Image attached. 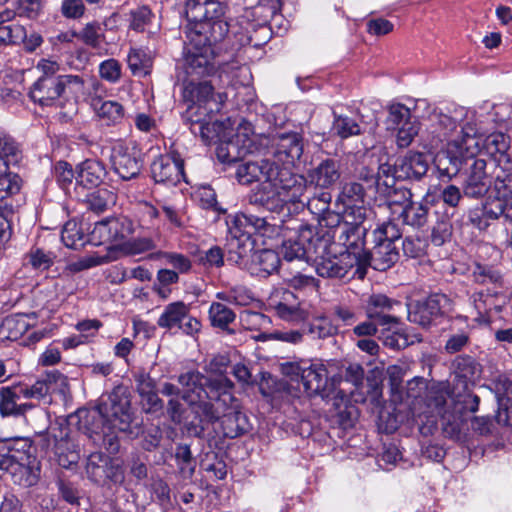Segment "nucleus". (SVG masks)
<instances>
[{
    "label": "nucleus",
    "mask_w": 512,
    "mask_h": 512,
    "mask_svg": "<svg viewBox=\"0 0 512 512\" xmlns=\"http://www.w3.org/2000/svg\"><path fill=\"white\" fill-rule=\"evenodd\" d=\"M226 9L219 0H187L185 13L189 23L184 69L188 77L213 76L219 84H229L235 65L220 62L216 52L217 44L228 33V23L224 19Z\"/></svg>",
    "instance_id": "obj_1"
},
{
    "label": "nucleus",
    "mask_w": 512,
    "mask_h": 512,
    "mask_svg": "<svg viewBox=\"0 0 512 512\" xmlns=\"http://www.w3.org/2000/svg\"><path fill=\"white\" fill-rule=\"evenodd\" d=\"M178 383L194 415L186 424L189 434L202 437L207 427L220 419L225 437L233 439L245 433L246 416L234 404V384L229 378H205L198 370H190L178 376Z\"/></svg>",
    "instance_id": "obj_2"
},
{
    "label": "nucleus",
    "mask_w": 512,
    "mask_h": 512,
    "mask_svg": "<svg viewBox=\"0 0 512 512\" xmlns=\"http://www.w3.org/2000/svg\"><path fill=\"white\" fill-rule=\"evenodd\" d=\"M235 175L244 185L259 182L251 202L269 211L280 212L288 203L304 202L305 178L279 166L270 157L240 163Z\"/></svg>",
    "instance_id": "obj_3"
},
{
    "label": "nucleus",
    "mask_w": 512,
    "mask_h": 512,
    "mask_svg": "<svg viewBox=\"0 0 512 512\" xmlns=\"http://www.w3.org/2000/svg\"><path fill=\"white\" fill-rule=\"evenodd\" d=\"M187 122L189 129L194 135H199L205 144L220 141L222 144L217 149V156L222 162H234L238 157L252 152L250 144L253 143L250 135L253 134L252 126L248 122H241L238 125L236 135L226 141L224 124L219 121H212L206 113L193 115V108L187 109Z\"/></svg>",
    "instance_id": "obj_4"
},
{
    "label": "nucleus",
    "mask_w": 512,
    "mask_h": 512,
    "mask_svg": "<svg viewBox=\"0 0 512 512\" xmlns=\"http://www.w3.org/2000/svg\"><path fill=\"white\" fill-rule=\"evenodd\" d=\"M84 425L91 433L110 435L114 431L137 436L139 427L132 425L130 402L120 388L100 399L97 407L86 412Z\"/></svg>",
    "instance_id": "obj_5"
},
{
    "label": "nucleus",
    "mask_w": 512,
    "mask_h": 512,
    "mask_svg": "<svg viewBox=\"0 0 512 512\" xmlns=\"http://www.w3.org/2000/svg\"><path fill=\"white\" fill-rule=\"evenodd\" d=\"M402 402H392L395 412L403 415V420L417 423H434L436 413L443 412L446 393L441 390L427 392L426 381L422 377H414L403 387Z\"/></svg>",
    "instance_id": "obj_6"
},
{
    "label": "nucleus",
    "mask_w": 512,
    "mask_h": 512,
    "mask_svg": "<svg viewBox=\"0 0 512 512\" xmlns=\"http://www.w3.org/2000/svg\"><path fill=\"white\" fill-rule=\"evenodd\" d=\"M85 93V82L79 75H60L59 78H38L30 97L41 106L65 109V116L76 112L77 101Z\"/></svg>",
    "instance_id": "obj_7"
},
{
    "label": "nucleus",
    "mask_w": 512,
    "mask_h": 512,
    "mask_svg": "<svg viewBox=\"0 0 512 512\" xmlns=\"http://www.w3.org/2000/svg\"><path fill=\"white\" fill-rule=\"evenodd\" d=\"M480 399L477 395L464 391L451 396L446 394V403L443 405V412L436 413L443 419V431L447 437L455 441H463V424L466 421L467 413H474L478 410Z\"/></svg>",
    "instance_id": "obj_8"
},
{
    "label": "nucleus",
    "mask_w": 512,
    "mask_h": 512,
    "mask_svg": "<svg viewBox=\"0 0 512 512\" xmlns=\"http://www.w3.org/2000/svg\"><path fill=\"white\" fill-rule=\"evenodd\" d=\"M334 238L333 230L316 229L302 223L296 228V237L283 242L282 252L287 261L304 259L319 252V246H326Z\"/></svg>",
    "instance_id": "obj_9"
},
{
    "label": "nucleus",
    "mask_w": 512,
    "mask_h": 512,
    "mask_svg": "<svg viewBox=\"0 0 512 512\" xmlns=\"http://www.w3.org/2000/svg\"><path fill=\"white\" fill-rule=\"evenodd\" d=\"M183 98L186 102H190L188 109L193 108V115L202 113L211 115L221 110L227 95L223 92L215 93L211 81L187 80L183 89Z\"/></svg>",
    "instance_id": "obj_10"
},
{
    "label": "nucleus",
    "mask_w": 512,
    "mask_h": 512,
    "mask_svg": "<svg viewBox=\"0 0 512 512\" xmlns=\"http://www.w3.org/2000/svg\"><path fill=\"white\" fill-rule=\"evenodd\" d=\"M317 254L320 256L315 269L324 278H343L358 264L353 252H342V249H338L334 238L326 246H319Z\"/></svg>",
    "instance_id": "obj_11"
},
{
    "label": "nucleus",
    "mask_w": 512,
    "mask_h": 512,
    "mask_svg": "<svg viewBox=\"0 0 512 512\" xmlns=\"http://www.w3.org/2000/svg\"><path fill=\"white\" fill-rule=\"evenodd\" d=\"M465 118L468 119V111L464 107H455L447 112L434 109L428 117L430 123L428 130L431 134L430 147L439 148L444 141L449 146V140L455 138L454 133L459 122Z\"/></svg>",
    "instance_id": "obj_12"
},
{
    "label": "nucleus",
    "mask_w": 512,
    "mask_h": 512,
    "mask_svg": "<svg viewBox=\"0 0 512 512\" xmlns=\"http://www.w3.org/2000/svg\"><path fill=\"white\" fill-rule=\"evenodd\" d=\"M253 139V143H271L268 151L271 160L275 161L279 166L286 167L298 160L303 153V144L298 133H282L272 138L260 137Z\"/></svg>",
    "instance_id": "obj_13"
},
{
    "label": "nucleus",
    "mask_w": 512,
    "mask_h": 512,
    "mask_svg": "<svg viewBox=\"0 0 512 512\" xmlns=\"http://www.w3.org/2000/svg\"><path fill=\"white\" fill-rule=\"evenodd\" d=\"M386 124L388 129L397 130L396 142L400 148L408 147L420 129L410 109L401 103H394L388 107Z\"/></svg>",
    "instance_id": "obj_14"
},
{
    "label": "nucleus",
    "mask_w": 512,
    "mask_h": 512,
    "mask_svg": "<svg viewBox=\"0 0 512 512\" xmlns=\"http://www.w3.org/2000/svg\"><path fill=\"white\" fill-rule=\"evenodd\" d=\"M230 241L235 242H254L252 240L253 234L265 235L271 230V225L265 218L245 213H237L232 215L227 220Z\"/></svg>",
    "instance_id": "obj_15"
},
{
    "label": "nucleus",
    "mask_w": 512,
    "mask_h": 512,
    "mask_svg": "<svg viewBox=\"0 0 512 512\" xmlns=\"http://www.w3.org/2000/svg\"><path fill=\"white\" fill-rule=\"evenodd\" d=\"M156 183L175 186L184 178V161L177 152L160 155L151 164Z\"/></svg>",
    "instance_id": "obj_16"
},
{
    "label": "nucleus",
    "mask_w": 512,
    "mask_h": 512,
    "mask_svg": "<svg viewBox=\"0 0 512 512\" xmlns=\"http://www.w3.org/2000/svg\"><path fill=\"white\" fill-rule=\"evenodd\" d=\"M483 142L484 135L479 132L477 124L467 119L455 138L449 140V147L460 158L474 157L483 150Z\"/></svg>",
    "instance_id": "obj_17"
},
{
    "label": "nucleus",
    "mask_w": 512,
    "mask_h": 512,
    "mask_svg": "<svg viewBox=\"0 0 512 512\" xmlns=\"http://www.w3.org/2000/svg\"><path fill=\"white\" fill-rule=\"evenodd\" d=\"M301 382L309 396L325 399L334 392V381L328 375L324 364L315 363L305 367L301 373Z\"/></svg>",
    "instance_id": "obj_18"
},
{
    "label": "nucleus",
    "mask_w": 512,
    "mask_h": 512,
    "mask_svg": "<svg viewBox=\"0 0 512 512\" xmlns=\"http://www.w3.org/2000/svg\"><path fill=\"white\" fill-rule=\"evenodd\" d=\"M111 161L115 173L123 180L136 178L143 166L141 152L135 147L129 148L123 144L113 148Z\"/></svg>",
    "instance_id": "obj_19"
},
{
    "label": "nucleus",
    "mask_w": 512,
    "mask_h": 512,
    "mask_svg": "<svg viewBox=\"0 0 512 512\" xmlns=\"http://www.w3.org/2000/svg\"><path fill=\"white\" fill-rule=\"evenodd\" d=\"M331 200V193L322 191L314 194L312 197H307L306 205L308 210L317 217L318 225L314 226V228L333 230L335 237L336 230L334 228L341 223V215L330 210Z\"/></svg>",
    "instance_id": "obj_20"
},
{
    "label": "nucleus",
    "mask_w": 512,
    "mask_h": 512,
    "mask_svg": "<svg viewBox=\"0 0 512 512\" xmlns=\"http://www.w3.org/2000/svg\"><path fill=\"white\" fill-rule=\"evenodd\" d=\"M487 163L484 159H475L466 172L463 182V194L469 198L484 197L491 187L490 175L486 171Z\"/></svg>",
    "instance_id": "obj_21"
},
{
    "label": "nucleus",
    "mask_w": 512,
    "mask_h": 512,
    "mask_svg": "<svg viewBox=\"0 0 512 512\" xmlns=\"http://www.w3.org/2000/svg\"><path fill=\"white\" fill-rule=\"evenodd\" d=\"M427 157L420 152H409L397 160L398 179L421 180L428 172Z\"/></svg>",
    "instance_id": "obj_22"
},
{
    "label": "nucleus",
    "mask_w": 512,
    "mask_h": 512,
    "mask_svg": "<svg viewBox=\"0 0 512 512\" xmlns=\"http://www.w3.org/2000/svg\"><path fill=\"white\" fill-rule=\"evenodd\" d=\"M336 232L339 230L340 234L338 240L335 241L338 249L342 252H353L359 261L361 252L364 249V236L367 228L364 226H351V225H338L334 228Z\"/></svg>",
    "instance_id": "obj_23"
},
{
    "label": "nucleus",
    "mask_w": 512,
    "mask_h": 512,
    "mask_svg": "<svg viewBox=\"0 0 512 512\" xmlns=\"http://www.w3.org/2000/svg\"><path fill=\"white\" fill-rule=\"evenodd\" d=\"M340 165L337 160L327 158L308 172L310 184L322 189L332 187L340 179Z\"/></svg>",
    "instance_id": "obj_24"
},
{
    "label": "nucleus",
    "mask_w": 512,
    "mask_h": 512,
    "mask_svg": "<svg viewBox=\"0 0 512 512\" xmlns=\"http://www.w3.org/2000/svg\"><path fill=\"white\" fill-rule=\"evenodd\" d=\"M124 237V222L118 218H107L97 222L91 232V241L95 245L116 241Z\"/></svg>",
    "instance_id": "obj_25"
},
{
    "label": "nucleus",
    "mask_w": 512,
    "mask_h": 512,
    "mask_svg": "<svg viewBox=\"0 0 512 512\" xmlns=\"http://www.w3.org/2000/svg\"><path fill=\"white\" fill-rule=\"evenodd\" d=\"M381 190L378 192L380 195L386 198V204L392 215L397 218L401 214V210L406 208L408 202L413 199V193L410 189L403 186L396 187L384 181V185L380 186Z\"/></svg>",
    "instance_id": "obj_26"
},
{
    "label": "nucleus",
    "mask_w": 512,
    "mask_h": 512,
    "mask_svg": "<svg viewBox=\"0 0 512 512\" xmlns=\"http://www.w3.org/2000/svg\"><path fill=\"white\" fill-rule=\"evenodd\" d=\"M106 175L103 163L95 159H87L77 168L76 184L85 188H94L102 183Z\"/></svg>",
    "instance_id": "obj_27"
},
{
    "label": "nucleus",
    "mask_w": 512,
    "mask_h": 512,
    "mask_svg": "<svg viewBox=\"0 0 512 512\" xmlns=\"http://www.w3.org/2000/svg\"><path fill=\"white\" fill-rule=\"evenodd\" d=\"M280 265L278 254L270 249L255 251L251 256L248 271L252 275L267 277L276 272Z\"/></svg>",
    "instance_id": "obj_28"
},
{
    "label": "nucleus",
    "mask_w": 512,
    "mask_h": 512,
    "mask_svg": "<svg viewBox=\"0 0 512 512\" xmlns=\"http://www.w3.org/2000/svg\"><path fill=\"white\" fill-rule=\"evenodd\" d=\"M19 398L12 386L0 388V415L2 417H20L35 405L31 402L18 403Z\"/></svg>",
    "instance_id": "obj_29"
},
{
    "label": "nucleus",
    "mask_w": 512,
    "mask_h": 512,
    "mask_svg": "<svg viewBox=\"0 0 512 512\" xmlns=\"http://www.w3.org/2000/svg\"><path fill=\"white\" fill-rule=\"evenodd\" d=\"M398 251L392 242L375 241L370 252V265L379 271H385L398 260Z\"/></svg>",
    "instance_id": "obj_30"
},
{
    "label": "nucleus",
    "mask_w": 512,
    "mask_h": 512,
    "mask_svg": "<svg viewBox=\"0 0 512 512\" xmlns=\"http://www.w3.org/2000/svg\"><path fill=\"white\" fill-rule=\"evenodd\" d=\"M427 197L425 195L421 201H414L413 199L408 202L406 208L401 210L398 219H401L403 224L413 228H421L428 222L429 206L427 205Z\"/></svg>",
    "instance_id": "obj_31"
},
{
    "label": "nucleus",
    "mask_w": 512,
    "mask_h": 512,
    "mask_svg": "<svg viewBox=\"0 0 512 512\" xmlns=\"http://www.w3.org/2000/svg\"><path fill=\"white\" fill-rule=\"evenodd\" d=\"M189 314V306L182 301L168 304L163 313L157 320V325L161 328L172 329L179 327L181 322Z\"/></svg>",
    "instance_id": "obj_32"
},
{
    "label": "nucleus",
    "mask_w": 512,
    "mask_h": 512,
    "mask_svg": "<svg viewBox=\"0 0 512 512\" xmlns=\"http://www.w3.org/2000/svg\"><path fill=\"white\" fill-rule=\"evenodd\" d=\"M436 169L439 178L452 179L455 177L461 168V158L455 154L452 149L447 146V153L437 155L435 159Z\"/></svg>",
    "instance_id": "obj_33"
},
{
    "label": "nucleus",
    "mask_w": 512,
    "mask_h": 512,
    "mask_svg": "<svg viewBox=\"0 0 512 512\" xmlns=\"http://www.w3.org/2000/svg\"><path fill=\"white\" fill-rule=\"evenodd\" d=\"M208 315L211 325L222 330H227L236 319L235 312L220 302L211 303Z\"/></svg>",
    "instance_id": "obj_34"
},
{
    "label": "nucleus",
    "mask_w": 512,
    "mask_h": 512,
    "mask_svg": "<svg viewBox=\"0 0 512 512\" xmlns=\"http://www.w3.org/2000/svg\"><path fill=\"white\" fill-rule=\"evenodd\" d=\"M229 246L227 261L248 270L250 266L249 258L252 256L250 254L254 250V242L230 241Z\"/></svg>",
    "instance_id": "obj_35"
},
{
    "label": "nucleus",
    "mask_w": 512,
    "mask_h": 512,
    "mask_svg": "<svg viewBox=\"0 0 512 512\" xmlns=\"http://www.w3.org/2000/svg\"><path fill=\"white\" fill-rule=\"evenodd\" d=\"M61 240L64 245L71 249H79L85 244V234L80 224L75 220H69L65 223L62 232Z\"/></svg>",
    "instance_id": "obj_36"
},
{
    "label": "nucleus",
    "mask_w": 512,
    "mask_h": 512,
    "mask_svg": "<svg viewBox=\"0 0 512 512\" xmlns=\"http://www.w3.org/2000/svg\"><path fill=\"white\" fill-rule=\"evenodd\" d=\"M343 225L363 226L364 221L370 214V209L364 203H354L350 205H342Z\"/></svg>",
    "instance_id": "obj_37"
},
{
    "label": "nucleus",
    "mask_w": 512,
    "mask_h": 512,
    "mask_svg": "<svg viewBox=\"0 0 512 512\" xmlns=\"http://www.w3.org/2000/svg\"><path fill=\"white\" fill-rule=\"evenodd\" d=\"M408 320L423 328H429L436 324L435 318L430 314L424 301H416L407 306Z\"/></svg>",
    "instance_id": "obj_38"
},
{
    "label": "nucleus",
    "mask_w": 512,
    "mask_h": 512,
    "mask_svg": "<svg viewBox=\"0 0 512 512\" xmlns=\"http://www.w3.org/2000/svg\"><path fill=\"white\" fill-rule=\"evenodd\" d=\"M40 380L46 384L47 396L58 393L65 398L70 392L68 378L57 370L47 372Z\"/></svg>",
    "instance_id": "obj_39"
},
{
    "label": "nucleus",
    "mask_w": 512,
    "mask_h": 512,
    "mask_svg": "<svg viewBox=\"0 0 512 512\" xmlns=\"http://www.w3.org/2000/svg\"><path fill=\"white\" fill-rule=\"evenodd\" d=\"M127 63L134 75H146L149 73L152 61L143 49L131 48L127 56Z\"/></svg>",
    "instance_id": "obj_40"
},
{
    "label": "nucleus",
    "mask_w": 512,
    "mask_h": 512,
    "mask_svg": "<svg viewBox=\"0 0 512 512\" xmlns=\"http://www.w3.org/2000/svg\"><path fill=\"white\" fill-rule=\"evenodd\" d=\"M98 117L106 125H115L124 118V108L116 101H104L96 108Z\"/></svg>",
    "instance_id": "obj_41"
},
{
    "label": "nucleus",
    "mask_w": 512,
    "mask_h": 512,
    "mask_svg": "<svg viewBox=\"0 0 512 512\" xmlns=\"http://www.w3.org/2000/svg\"><path fill=\"white\" fill-rule=\"evenodd\" d=\"M46 384L42 383L40 379L36 380L33 384L18 383L12 385L13 390L17 394L19 400L31 399L40 401L47 397Z\"/></svg>",
    "instance_id": "obj_42"
},
{
    "label": "nucleus",
    "mask_w": 512,
    "mask_h": 512,
    "mask_svg": "<svg viewBox=\"0 0 512 512\" xmlns=\"http://www.w3.org/2000/svg\"><path fill=\"white\" fill-rule=\"evenodd\" d=\"M386 373L388 376L391 390L390 401L402 402L404 399V395L403 387L401 384L405 374L404 368L400 365H390L388 366Z\"/></svg>",
    "instance_id": "obj_43"
},
{
    "label": "nucleus",
    "mask_w": 512,
    "mask_h": 512,
    "mask_svg": "<svg viewBox=\"0 0 512 512\" xmlns=\"http://www.w3.org/2000/svg\"><path fill=\"white\" fill-rule=\"evenodd\" d=\"M494 191L497 199L508 206L512 211V174H496ZM507 217L512 218V213H507Z\"/></svg>",
    "instance_id": "obj_44"
},
{
    "label": "nucleus",
    "mask_w": 512,
    "mask_h": 512,
    "mask_svg": "<svg viewBox=\"0 0 512 512\" xmlns=\"http://www.w3.org/2000/svg\"><path fill=\"white\" fill-rule=\"evenodd\" d=\"M365 187L358 182L346 183L337 198V205L364 203Z\"/></svg>",
    "instance_id": "obj_45"
},
{
    "label": "nucleus",
    "mask_w": 512,
    "mask_h": 512,
    "mask_svg": "<svg viewBox=\"0 0 512 512\" xmlns=\"http://www.w3.org/2000/svg\"><path fill=\"white\" fill-rule=\"evenodd\" d=\"M426 307L430 314L437 321L438 318L447 315L452 311V302L445 294L435 293L431 294L424 300Z\"/></svg>",
    "instance_id": "obj_46"
},
{
    "label": "nucleus",
    "mask_w": 512,
    "mask_h": 512,
    "mask_svg": "<svg viewBox=\"0 0 512 512\" xmlns=\"http://www.w3.org/2000/svg\"><path fill=\"white\" fill-rule=\"evenodd\" d=\"M77 38L94 49L100 48L104 40L103 29L98 22L87 23L84 28L77 33Z\"/></svg>",
    "instance_id": "obj_47"
},
{
    "label": "nucleus",
    "mask_w": 512,
    "mask_h": 512,
    "mask_svg": "<svg viewBox=\"0 0 512 512\" xmlns=\"http://www.w3.org/2000/svg\"><path fill=\"white\" fill-rule=\"evenodd\" d=\"M395 306H401V303L383 294H374L368 301V316L369 318L380 317V312L392 311Z\"/></svg>",
    "instance_id": "obj_48"
},
{
    "label": "nucleus",
    "mask_w": 512,
    "mask_h": 512,
    "mask_svg": "<svg viewBox=\"0 0 512 512\" xmlns=\"http://www.w3.org/2000/svg\"><path fill=\"white\" fill-rule=\"evenodd\" d=\"M271 309L275 310L280 318L287 321H302L307 317V312L301 307L299 301L286 304L280 302Z\"/></svg>",
    "instance_id": "obj_49"
},
{
    "label": "nucleus",
    "mask_w": 512,
    "mask_h": 512,
    "mask_svg": "<svg viewBox=\"0 0 512 512\" xmlns=\"http://www.w3.org/2000/svg\"><path fill=\"white\" fill-rule=\"evenodd\" d=\"M508 148L509 142L503 133H492L486 137L484 136L483 150L487 154L499 156L501 153L507 152Z\"/></svg>",
    "instance_id": "obj_50"
},
{
    "label": "nucleus",
    "mask_w": 512,
    "mask_h": 512,
    "mask_svg": "<svg viewBox=\"0 0 512 512\" xmlns=\"http://www.w3.org/2000/svg\"><path fill=\"white\" fill-rule=\"evenodd\" d=\"M163 258L165 262L178 270L180 273H186L191 269V261L183 254L173 252H159L150 254L149 258Z\"/></svg>",
    "instance_id": "obj_51"
},
{
    "label": "nucleus",
    "mask_w": 512,
    "mask_h": 512,
    "mask_svg": "<svg viewBox=\"0 0 512 512\" xmlns=\"http://www.w3.org/2000/svg\"><path fill=\"white\" fill-rule=\"evenodd\" d=\"M333 130L341 138H348L350 136L358 135L361 133V129L358 123L347 116L335 117Z\"/></svg>",
    "instance_id": "obj_52"
},
{
    "label": "nucleus",
    "mask_w": 512,
    "mask_h": 512,
    "mask_svg": "<svg viewBox=\"0 0 512 512\" xmlns=\"http://www.w3.org/2000/svg\"><path fill=\"white\" fill-rule=\"evenodd\" d=\"M26 39V29L19 24L0 27V44H18Z\"/></svg>",
    "instance_id": "obj_53"
},
{
    "label": "nucleus",
    "mask_w": 512,
    "mask_h": 512,
    "mask_svg": "<svg viewBox=\"0 0 512 512\" xmlns=\"http://www.w3.org/2000/svg\"><path fill=\"white\" fill-rule=\"evenodd\" d=\"M55 256L51 252H46L42 249L31 250L27 255L28 263L33 269L38 271H45L49 269L54 263Z\"/></svg>",
    "instance_id": "obj_54"
},
{
    "label": "nucleus",
    "mask_w": 512,
    "mask_h": 512,
    "mask_svg": "<svg viewBox=\"0 0 512 512\" xmlns=\"http://www.w3.org/2000/svg\"><path fill=\"white\" fill-rule=\"evenodd\" d=\"M286 281L289 287L307 293L317 291L319 287V281L316 278L302 273L292 275Z\"/></svg>",
    "instance_id": "obj_55"
},
{
    "label": "nucleus",
    "mask_w": 512,
    "mask_h": 512,
    "mask_svg": "<svg viewBox=\"0 0 512 512\" xmlns=\"http://www.w3.org/2000/svg\"><path fill=\"white\" fill-rule=\"evenodd\" d=\"M155 248L154 242L150 238L131 239L122 244V251L128 256H135Z\"/></svg>",
    "instance_id": "obj_56"
},
{
    "label": "nucleus",
    "mask_w": 512,
    "mask_h": 512,
    "mask_svg": "<svg viewBox=\"0 0 512 512\" xmlns=\"http://www.w3.org/2000/svg\"><path fill=\"white\" fill-rule=\"evenodd\" d=\"M374 241L392 242L401 237V232L397 224L387 221L381 224L373 232Z\"/></svg>",
    "instance_id": "obj_57"
},
{
    "label": "nucleus",
    "mask_w": 512,
    "mask_h": 512,
    "mask_svg": "<svg viewBox=\"0 0 512 512\" xmlns=\"http://www.w3.org/2000/svg\"><path fill=\"white\" fill-rule=\"evenodd\" d=\"M102 326V322L98 319H86L79 321L75 325V329L79 332L80 337L85 339V343L88 344L93 341Z\"/></svg>",
    "instance_id": "obj_58"
},
{
    "label": "nucleus",
    "mask_w": 512,
    "mask_h": 512,
    "mask_svg": "<svg viewBox=\"0 0 512 512\" xmlns=\"http://www.w3.org/2000/svg\"><path fill=\"white\" fill-rule=\"evenodd\" d=\"M121 65L116 59H108L100 63L99 75L102 79L116 83L121 78Z\"/></svg>",
    "instance_id": "obj_59"
},
{
    "label": "nucleus",
    "mask_w": 512,
    "mask_h": 512,
    "mask_svg": "<svg viewBox=\"0 0 512 512\" xmlns=\"http://www.w3.org/2000/svg\"><path fill=\"white\" fill-rule=\"evenodd\" d=\"M472 276L474 281L479 284L492 283L501 285L502 282L501 275L497 271L480 264H476Z\"/></svg>",
    "instance_id": "obj_60"
},
{
    "label": "nucleus",
    "mask_w": 512,
    "mask_h": 512,
    "mask_svg": "<svg viewBox=\"0 0 512 512\" xmlns=\"http://www.w3.org/2000/svg\"><path fill=\"white\" fill-rule=\"evenodd\" d=\"M112 195L107 190H97L87 196L88 208L96 213L106 210L109 198Z\"/></svg>",
    "instance_id": "obj_61"
},
{
    "label": "nucleus",
    "mask_w": 512,
    "mask_h": 512,
    "mask_svg": "<svg viewBox=\"0 0 512 512\" xmlns=\"http://www.w3.org/2000/svg\"><path fill=\"white\" fill-rule=\"evenodd\" d=\"M55 177L58 184L63 188H67L72 184L73 179L76 180V176L74 175L73 169L71 165L67 162L60 161L55 165Z\"/></svg>",
    "instance_id": "obj_62"
},
{
    "label": "nucleus",
    "mask_w": 512,
    "mask_h": 512,
    "mask_svg": "<svg viewBox=\"0 0 512 512\" xmlns=\"http://www.w3.org/2000/svg\"><path fill=\"white\" fill-rule=\"evenodd\" d=\"M417 338L409 339L407 332H393L391 334L383 336V343L393 349H403L409 345L414 344Z\"/></svg>",
    "instance_id": "obj_63"
},
{
    "label": "nucleus",
    "mask_w": 512,
    "mask_h": 512,
    "mask_svg": "<svg viewBox=\"0 0 512 512\" xmlns=\"http://www.w3.org/2000/svg\"><path fill=\"white\" fill-rule=\"evenodd\" d=\"M151 18L152 13L148 7H139L131 11L130 27L136 31H143L145 26L151 21Z\"/></svg>",
    "instance_id": "obj_64"
}]
</instances>
